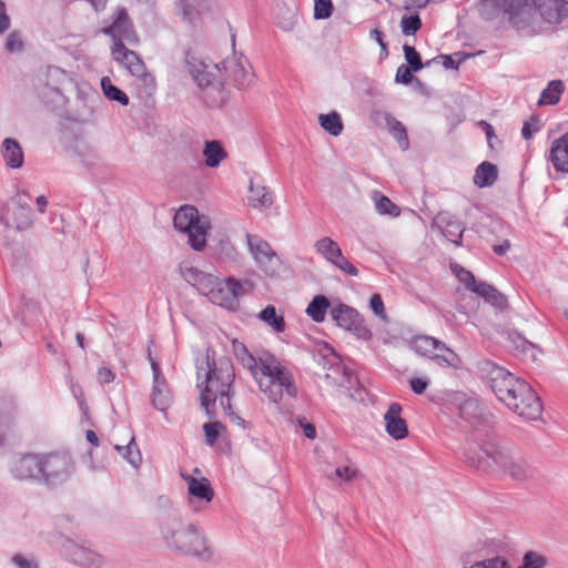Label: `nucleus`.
Returning a JSON list of instances; mask_svg holds the SVG:
<instances>
[{
  "instance_id": "f257e3e1",
  "label": "nucleus",
  "mask_w": 568,
  "mask_h": 568,
  "mask_svg": "<svg viewBox=\"0 0 568 568\" xmlns=\"http://www.w3.org/2000/svg\"><path fill=\"white\" fill-rule=\"evenodd\" d=\"M185 63L189 74L201 92L202 100L210 108H221L227 101L226 80L237 89H244L253 81L250 63L243 55H234L221 63L207 64L187 51Z\"/></svg>"
},
{
  "instance_id": "f03ea898",
  "label": "nucleus",
  "mask_w": 568,
  "mask_h": 568,
  "mask_svg": "<svg viewBox=\"0 0 568 568\" xmlns=\"http://www.w3.org/2000/svg\"><path fill=\"white\" fill-rule=\"evenodd\" d=\"M477 369L496 397L518 416L528 420L541 416L542 404L528 383L487 358L477 362Z\"/></svg>"
},
{
  "instance_id": "7ed1b4c3",
  "label": "nucleus",
  "mask_w": 568,
  "mask_h": 568,
  "mask_svg": "<svg viewBox=\"0 0 568 568\" xmlns=\"http://www.w3.org/2000/svg\"><path fill=\"white\" fill-rule=\"evenodd\" d=\"M465 460L470 467L481 471L490 470L496 466L514 480H527L535 475V468L517 452L493 440L485 442L478 450H467Z\"/></svg>"
},
{
  "instance_id": "20e7f679",
  "label": "nucleus",
  "mask_w": 568,
  "mask_h": 568,
  "mask_svg": "<svg viewBox=\"0 0 568 568\" xmlns=\"http://www.w3.org/2000/svg\"><path fill=\"white\" fill-rule=\"evenodd\" d=\"M203 372L204 382L197 384L199 387L204 384L201 390V406L205 409L210 418H215L212 410L219 400L223 409H230V399L232 397L231 388L235 378L233 366L229 361L221 359L219 364L206 355L205 361L197 367V378H201Z\"/></svg>"
},
{
  "instance_id": "39448f33",
  "label": "nucleus",
  "mask_w": 568,
  "mask_h": 568,
  "mask_svg": "<svg viewBox=\"0 0 568 568\" xmlns=\"http://www.w3.org/2000/svg\"><path fill=\"white\" fill-rule=\"evenodd\" d=\"M160 531L165 546L183 556L210 559L211 548L203 531L195 525H184L181 517L170 515L160 523Z\"/></svg>"
},
{
  "instance_id": "423d86ee",
  "label": "nucleus",
  "mask_w": 568,
  "mask_h": 568,
  "mask_svg": "<svg viewBox=\"0 0 568 568\" xmlns=\"http://www.w3.org/2000/svg\"><path fill=\"white\" fill-rule=\"evenodd\" d=\"M510 12V23L518 30L532 27L537 17L550 24H558L568 17V4L562 0H505Z\"/></svg>"
},
{
  "instance_id": "0eeeda50",
  "label": "nucleus",
  "mask_w": 568,
  "mask_h": 568,
  "mask_svg": "<svg viewBox=\"0 0 568 568\" xmlns=\"http://www.w3.org/2000/svg\"><path fill=\"white\" fill-rule=\"evenodd\" d=\"M262 369L263 372L258 373L256 383L270 402L278 404L284 396L297 397L298 388L293 373L273 354L264 353Z\"/></svg>"
},
{
  "instance_id": "6e6552de",
  "label": "nucleus",
  "mask_w": 568,
  "mask_h": 568,
  "mask_svg": "<svg viewBox=\"0 0 568 568\" xmlns=\"http://www.w3.org/2000/svg\"><path fill=\"white\" fill-rule=\"evenodd\" d=\"M173 225L178 231L187 234L193 250L202 251L205 247L211 223L206 215L199 214L195 206L182 205L174 215Z\"/></svg>"
},
{
  "instance_id": "1a4fd4ad",
  "label": "nucleus",
  "mask_w": 568,
  "mask_h": 568,
  "mask_svg": "<svg viewBox=\"0 0 568 568\" xmlns=\"http://www.w3.org/2000/svg\"><path fill=\"white\" fill-rule=\"evenodd\" d=\"M27 199V193H18L2 207L0 221L4 226H13L17 231H26L32 226L33 212Z\"/></svg>"
},
{
  "instance_id": "9d476101",
  "label": "nucleus",
  "mask_w": 568,
  "mask_h": 568,
  "mask_svg": "<svg viewBox=\"0 0 568 568\" xmlns=\"http://www.w3.org/2000/svg\"><path fill=\"white\" fill-rule=\"evenodd\" d=\"M111 55L115 62L125 68L132 77L139 79L142 84L153 90L155 88L154 78L146 71L142 58L133 50L126 48L120 41L111 47Z\"/></svg>"
},
{
  "instance_id": "9b49d317",
  "label": "nucleus",
  "mask_w": 568,
  "mask_h": 568,
  "mask_svg": "<svg viewBox=\"0 0 568 568\" xmlns=\"http://www.w3.org/2000/svg\"><path fill=\"white\" fill-rule=\"evenodd\" d=\"M246 241L248 250L261 271L270 277L278 275L282 261L272 250L268 242L251 234H246Z\"/></svg>"
},
{
  "instance_id": "f8f14e48",
  "label": "nucleus",
  "mask_w": 568,
  "mask_h": 568,
  "mask_svg": "<svg viewBox=\"0 0 568 568\" xmlns=\"http://www.w3.org/2000/svg\"><path fill=\"white\" fill-rule=\"evenodd\" d=\"M72 471L73 463L68 454H49L41 457V478L48 485L64 483Z\"/></svg>"
},
{
  "instance_id": "ddd939ff",
  "label": "nucleus",
  "mask_w": 568,
  "mask_h": 568,
  "mask_svg": "<svg viewBox=\"0 0 568 568\" xmlns=\"http://www.w3.org/2000/svg\"><path fill=\"white\" fill-rule=\"evenodd\" d=\"M244 294V284L234 277H229L225 281L219 280L206 297L229 311H236L240 306V297Z\"/></svg>"
},
{
  "instance_id": "4468645a",
  "label": "nucleus",
  "mask_w": 568,
  "mask_h": 568,
  "mask_svg": "<svg viewBox=\"0 0 568 568\" xmlns=\"http://www.w3.org/2000/svg\"><path fill=\"white\" fill-rule=\"evenodd\" d=\"M331 315L339 327L351 331L358 338L367 341L372 337V332L355 308L339 303L331 310Z\"/></svg>"
},
{
  "instance_id": "2eb2a0df",
  "label": "nucleus",
  "mask_w": 568,
  "mask_h": 568,
  "mask_svg": "<svg viewBox=\"0 0 568 568\" xmlns=\"http://www.w3.org/2000/svg\"><path fill=\"white\" fill-rule=\"evenodd\" d=\"M454 402L457 405L460 417L474 427L489 423L491 415L478 398L468 397L464 393H456Z\"/></svg>"
},
{
  "instance_id": "dca6fc26",
  "label": "nucleus",
  "mask_w": 568,
  "mask_h": 568,
  "mask_svg": "<svg viewBox=\"0 0 568 568\" xmlns=\"http://www.w3.org/2000/svg\"><path fill=\"white\" fill-rule=\"evenodd\" d=\"M315 251L327 262L349 276H357L358 270L343 255L337 242L328 236L317 240L314 244Z\"/></svg>"
},
{
  "instance_id": "f3484780",
  "label": "nucleus",
  "mask_w": 568,
  "mask_h": 568,
  "mask_svg": "<svg viewBox=\"0 0 568 568\" xmlns=\"http://www.w3.org/2000/svg\"><path fill=\"white\" fill-rule=\"evenodd\" d=\"M149 358L153 374L150 400L156 410L166 414L172 404L171 390L165 377L161 373L159 364L151 357V354H149Z\"/></svg>"
},
{
  "instance_id": "a211bd4d",
  "label": "nucleus",
  "mask_w": 568,
  "mask_h": 568,
  "mask_svg": "<svg viewBox=\"0 0 568 568\" xmlns=\"http://www.w3.org/2000/svg\"><path fill=\"white\" fill-rule=\"evenodd\" d=\"M180 476L187 485L190 504L194 510H196V508L193 506V500L204 501L205 504H209L213 500L214 489L207 478H197L194 475L184 471L183 469H180Z\"/></svg>"
},
{
  "instance_id": "6ab92c4d",
  "label": "nucleus",
  "mask_w": 568,
  "mask_h": 568,
  "mask_svg": "<svg viewBox=\"0 0 568 568\" xmlns=\"http://www.w3.org/2000/svg\"><path fill=\"white\" fill-rule=\"evenodd\" d=\"M433 224L437 226L443 235L455 245H462V237L465 231V227L455 215L449 213L448 211H440L436 214L433 220Z\"/></svg>"
},
{
  "instance_id": "aec40b11",
  "label": "nucleus",
  "mask_w": 568,
  "mask_h": 568,
  "mask_svg": "<svg viewBox=\"0 0 568 568\" xmlns=\"http://www.w3.org/2000/svg\"><path fill=\"white\" fill-rule=\"evenodd\" d=\"M182 277L192 286H194L201 294L207 296L217 281V276L201 271L194 266H185L180 268Z\"/></svg>"
},
{
  "instance_id": "412c9836",
  "label": "nucleus",
  "mask_w": 568,
  "mask_h": 568,
  "mask_svg": "<svg viewBox=\"0 0 568 568\" xmlns=\"http://www.w3.org/2000/svg\"><path fill=\"white\" fill-rule=\"evenodd\" d=\"M402 409L400 404L392 403L384 415L386 432L396 440L404 439L408 435L407 423L400 417Z\"/></svg>"
},
{
  "instance_id": "4be33fe9",
  "label": "nucleus",
  "mask_w": 568,
  "mask_h": 568,
  "mask_svg": "<svg viewBox=\"0 0 568 568\" xmlns=\"http://www.w3.org/2000/svg\"><path fill=\"white\" fill-rule=\"evenodd\" d=\"M507 347L521 355L525 359L531 362L538 361L541 349L536 344L529 342L523 334L517 331L507 333Z\"/></svg>"
},
{
  "instance_id": "5701e85b",
  "label": "nucleus",
  "mask_w": 568,
  "mask_h": 568,
  "mask_svg": "<svg viewBox=\"0 0 568 568\" xmlns=\"http://www.w3.org/2000/svg\"><path fill=\"white\" fill-rule=\"evenodd\" d=\"M13 475L19 479L41 477V457L28 454L20 457L12 467Z\"/></svg>"
},
{
  "instance_id": "b1692460",
  "label": "nucleus",
  "mask_w": 568,
  "mask_h": 568,
  "mask_svg": "<svg viewBox=\"0 0 568 568\" xmlns=\"http://www.w3.org/2000/svg\"><path fill=\"white\" fill-rule=\"evenodd\" d=\"M549 161L557 172L568 173V131L551 143Z\"/></svg>"
},
{
  "instance_id": "393cba45",
  "label": "nucleus",
  "mask_w": 568,
  "mask_h": 568,
  "mask_svg": "<svg viewBox=\"0 0 568 568\" xmlns=\"http://www.w3.org/2000/svg\"><path fill=\"white\" fill-rule=\"evenodd\" d=\"M72 561L82 568H99L102 565V557L93 549L74 545L71 549Z\"/></svg>"
},
{
  "instance_id": "a878e982",
  "label": "nucleus",
  "mask_w": 568,
  "mask_h": 568,
  "mask_svg": "<svg viewBox=\"0 0 568 568\" xmlns=\"http://www.w3.org/2000/svg\"><path fill=\"white\" fill-rule=\"evenodd\" d=\"M1 154L4 163L11 169H19L23 165L24 155L20 143L12 138L2 141Z\"/></svg>"
},
{
  "instance_id": "bb28decb",
  "label": "nucleus",
  "mask_w": 568,
  "mask_h": 568,
  "mask_svg": "<svg viewBox=\"0 0 568 568\" xmlns=\"http://www.w3.org/2000/svg\"><path fill=\"white\" fill-rule=\"evenodd\" d=\"M203 156L205 165L215 169L227 158V152L221 141L206 140L204 142Z\"/></svg>"
},
{
  "instance_id": "cd10ccee",
  "label": "nucleus",
  "mask_w": 568,
  "mask_h": 568,
  "mask_svg": "<svg viewBox=\"0 0 568 568\" xmlns=\"http://www.w3.org/2000/svg\"><path fill=\"white\" fill-rule=\"evenodd\" d=\"M475 294L483 297L486 302H488L490 305L495 306L498 310H505L508 306V301L504 294H501L497 288H495L493 285L480 282L476 285Z\"/></svg>"
},
{
  "instance_id": "c85d7f7f",
  "label": "nucleus",
  "mask_w": 568,
  "mask_h": 568,
  "mask_svg": "<svg viewBox=\"0 0 568 568\" xmlns=\"http://www.w3.org/2000/svg\"><path fill=\"white\" fill-rule=\"evenodd\" d=\"M498 179V169L488 161L481 162L474 175V184L480 189L491 186Z\"/></svg>"
},
{
  "instance_id": "c756f323",
  "label": "nucleus",
  "mask_w": 568,
  "mask_h": 568,
  "mask_svg": "<svg viewBox=\"0 0 568 568\" xmlns=\"http://www.w3.org/2000/svg\"><path fill=\"white\" fill-rule=\"evenodd\" d=\"M372 200L374 202L375 211L379 215H388L390 217H397L400 215L399 206L383 193L374 191L372 193Z\"/></svg>"
},
{
  "instance_id": "7c9ffc66",
  "label": "nucleus",
  "mask_w": 568,
  "mask_h": 568,
  "mask_svg": "<svg viewBox=\"0 0 568 568\" xmlns=\"http://www.w3.org/2000/svg\"><path fill=\"white\" fill-rule=\"evenodd\" d=\"M505 0H480L478 2V11L485 20H493L499 13H505L510 20V12L506 8Z\"/></svg>"
},
{
  "instance_id": "2f4dec72",
  "label": "nucleus",
  "mask_w": 568,
  "mask_h": 568,
  "mask_svg": "<svg viewBox=\"0 0 568 568\" xmlns=\"http://www.w3.org/2000/svg\"><path fill=\"white\" fill-rule=\"evenodd\" d=\"M445 347V343L432 336H416L412 341V348L424 356H430L435 351Z\"/></svg>"
},
{
  "instance_id": "473e14b6",
  "label": "nucleus",
  "mask_w": 568,
  "mask_h": 568,
  "mask_svg": "<svg viewBox=\"0 0 568 568\" xmlns=\"http://www.w3.org/2000/svg\"><path fill=\"white\" fill-rule=\"evenodd\" d=\"M132 22L130 21L129 14L125 11V9H121L118 12V16L113 23L106 28L103 29V33L111 37L112 41L114 42L121 34H123L126 29L132 27Z\"/></svg>"
},
{
  "instance_id": "72a5a7b5",
  "label": "nucleus",
  "mask_w": 568,
  "mask_h": 568,
  "mask_svg": "<svg viewBox=\"0 0 568 568\" xmlns=\"http://www.w3.org/2000/svg\"><path fill=\"white\" fill-rule=\"evenodd\" d=\"M565 89L561 80H552L548 83L547 88L541 91L538 104L539 105H554L560 101V95Z\"/></svg>"
},
{
  "instance_id": "f704fd0d",
  "label": "nucleus",
  "mask_w": 568,
  "mask_h": 568,
  "mask_svg": "<svg viewBox=\"0 0 568 568\" xmlns=\"http://www.w3.org/2000/svg\"><path fill=\"white\" fill-rule=\"evenodd\" d=\"M329 307V301L325 295H316L310 302L306 314L316 323H322Z\"/></svg>"
},
{
  "instance_id": "c9c22d12",
  "label": "nucleus",
  "mask_w": 568,
  "mask_h": 568,
  "mask_svg": "<svg viewBox=\"0 0 568 568\" xmlns=\"http://www.w3.org/2000/svg\"><path fill=\"white\" fill-rule=\"evenodd\" d=\"M257 317L271 326L276 333H283L285 331L286 325L284 316L277 314L274 305H267L258 313Z\"/></svg>"
},
{
  "instance_id": "e433bc0d",
  "label": "nucleus",
  "mask_w": 568,
  "mask_h": 568,
  "mask_svg": "<svg viewBox=\"0 0 568 568\" xmlns=\"http://www.w3.org/2000/svg\"><path fill=\"white\" fill-rule=\"evenodd\" d=\"M318 122L321 126L333 136H338L344 129L341 115L336 111L327 114H320Z\"/></svg>"
},
{
  "instance_id": "4c0bfd02",
  "label": "nucleus",
  "mask_w": 568,
  "mask_h": 568,
  "mask_svg": "<svg viewBox=\"0 0 568 568\" xmlns=\"http://www.w3.org/2000/svg\"><path fill=\"white\" fill-rule=\"evenodd\" d=\"M101 89L103 94L110 100L120 103L121 105L129 104L128 94L115 87L109 77H103L101 79Z\"/></svg>"
},
{
  "instance_id": "58836bf2",
  "label": "nucleus",
  "mask_w": 568,
  "mask_h": 568,
  "mask_svg": "<svg viewBox=\"0 0 568 568\" xmlns=\"http://www.w3.org/2000/svg\"><path fill=\"white\" fill-rule=\"evenodd\" d=\"M386 124L389 132L396 139L402 150H407L409 146L408 135L405 126L397 119L390 114H386Z\"/></svg>"
},
{
  "instance_id": "ea45409f",
  "label": "nucleus",
  "mask_w": 568,
  "mask_h": 568,
  "mask_svg": "<svg viewBox=\"0 0 568 568\" xmlns=\"http://www.w3.org/2000/svg\"><path fill=\"white\" fill-rule=\"evenodd\" d=\"M462 568H511V566L506 557L497 555L480 560L465 561Z\"/></svg>"
},
{
  "instance_id": "a19ab883",
  "label": "nucleus",
  "mask_w": 568,
  "mask_h": 568,
  "mask_svg": "<svg viewBox=\"0 0 568 568\" xmlns=\"http://www.w3.org/2000/svg\"><path fill=\"white\" fill-rule=\"evenodd\" d=\"M114 448L134 468L140 466L142 456L133 436L126 446L115 445Z\"/></svg>"
},
{
  "instance_id": "79ce46f5",
  "label": "nucleus",
  "mask_w": 568,
  "mask_h": 568,
  "mask_svg": "<svg viewBox=\"0 0 568 568\" xmlns=\"http://www.w3.org/2000/svg\"><path fill=\"white\" fill-rule=\"evenodd\" d=\"M250 191H251V196L248 200H250V204L253 207H255V209L256 207H268L272 205L273 199L270 195V193L267 192L265 186H262V185L254 186L251 183Z\"/></svg>"
},
{
  "instance_id": "37998d69",
  "label": "nucleus",
  "mask_w": 568,
  "mask_h": 568,
  "mask_svg": "<svg viewBox=\"0 0 568 568\" xmlns=\"http://www.w3.org/2000/svg\"><path fill=\"white\" fill-rule=\"evenodd\" d=\"M548 558L537 551L529 550L524 554L521 565L518 568H545Z\"/></svg>"
},
{
  "instance_id": "c03bdc74",
  "label": "nucleus",
  "mask_w": 568,
  "mask_h": 568,
  "mask_svg": "<svg viewBox=\"0 0 568 568\" xmlns=\"http://www.w3.org/2000/svg\"><path fill=\"white\" fill-rule=\"evenodd\" d=\"M439 351L443 352V354H436L433 357L438 365L445 367H458L460 358L454 351H452L446 344L445 347H442Z\"/></svg>"
},
{
  "instance_id": "a18cd8bd",
  "label": "nucleus",
  "mask_w": 568,
  "mask_h": 568,
  "mask_svg": "<svg viewBox=\"0 0 568 568\" xmlns=\"http://www.w3.org/2000/svg\"><path fill=\"white\" fill-rule=\"evenodd\" d=\"M405 60L407 62V67H409L414 72H418L424 68V63L422 61L420 54L417 50L408 44H404L403 47Z\"/></svg>"
},
{
  "instance_id": "49530a36",
  "label": "nucleus",
  "mask_w": 568,
  "mask_h": 568,
  "mask_svg": "<svg viewBox=\"0 0 568 568\" xmlns=\"http://www.w3.org/2000/svg\"><path fill=\"white\" fill-rule=\"evenodd\" d=\"M402 32L405 36H415L422 28V20L418 14L404 16L400 21Z\"/></svg>"
},
{
  "instance_id": "de8ad7c7",
  "label": "nucleus",
  "mask_w": 568,
  "mask_h": 568,
  "mask_svg": "<svg viewBox=\"0 0 568 568\" xmlns=\"http://www.w3.org/2000/svg\"><path fill=\"white\" fill-rule=\"evenodd\" d=\"M264 358V354L255 358L252 354L245 355L240 363L250 371L252 377L256 382L258 378V373H262V359Z\"/></svg>"
},
{
  "instance_id": "09e8293b",
  "label": "nucleus",
  "mask_w": 568,
  "mask_h": 568,
  "mask_svg": "<svg viewBox=\"0 0 568 568\" xmlns=\"http://www.w3.org/2000/svg\"><path fill=\"white\" fill-rule=\"evenodd\" d=\"M332 0H314V19L325 20L328 19L333 13Z\"/></svg>"
},
{
  "instance_id": "8fccbe9b",
  "label": "nucleus",
  "mask_w": 568,
  "mask_h": 568,
  "mask_svg": "<svg viewBox=\"0 0 568 568\" xmlns=\"http://www.w3.org/2000/svg\"><path fill=\"white\" fill-rule=\"evenodd\" d=\"M221 429H225V426L216 420L203 425L205 442L207 445L213 446L215 444Z\"/></svg>"
},
{
  "instance_id": "3c124183",
  "label": "nucleus",
  "mask_w": 568,
  "mask_h": 568,
  "mask_svg": "<svg viewBox=\"0 0 568 568\" xmlns=\"http://www.w3.org/2000/svg\"><path fill=\"white\" fill-rule=\"evenodd\" d=\"M4 49L9 53H18L23 50V41L21 39V36L18 31H12L4 43Z\"/></svg>"
},
{
  "instance_id": "603ef678",
  "label": "nucleus",
  "mask_w": 568,
  "mask_h": 568,
  "mask_svg": "<svg viewBox=\"0 0 568 568\" xmlns=\"http://www.w3.org/2000/svg\"><path fill=\"white\" fill-rule=\"evenodd\" d=\"M456 275L458 280L465 285V287L471 292H474L476 285L479 284V282L476 281L474 274L462 266H459V271L456 272Z\"/></svg>"
},
{
  "instance_id": "864d4df0",
  "label": "nucleus",
  "mask_w": 568,
  "mask_h": 568,
  "mask_svg": "<svg viewBox=\"0 0 568 568\" xmlns=\"http://www.w3.org/2000/svg\"><path fill=\"white\" fill-rule=\"evenodd\" d=\"M355 475H356L355 469H353L348 466H344V467H337L333 474L328 475V478L331 480L338 478L344 481H349L355 477Z\"/></svg>"
},
{
  "instance_id": "5fc2aeb1",
  "label": "nucleus",
  "mask_w": 568,
  "mask_h": 568,
  "mask_svg": "<svg viewBox=\"0 0 568 568\" xmlns=\"http://www.w3.org/2000/svg\"><path fill=\"white\" fill-rule=\"evenodd\" d=\"M412 72H414V71L409 67H407L405 64H400L397 68L395 81L398 83H403V84H409L414 79V75L412 74Z\"/></svg>"
},
{
  "instance_id": "6e6d98bb",
  "label": "nucleus",
  "mask_w": 568,
  "mask_h": 568,
  "mask_svg": "<svg viewBox=\"0 0 568 568\" xmlns=\"http://www.w3.org/2000/svg\"><path fill=\"white\" fill-rule=\"evenodd\" d=\"M369 306H371L372 311L374 312V314H376L377 316H379L382 318L386 317L384 302L379 294L372 295V297L369 300Z\"/></svg>"
},
{
  "instance_id": "4d7b16f0",
  "label": "nucleus",
  "mask_w": 568,
  "mask_h": 568,
  "mask_svg": "<svg viewBox=\"0 0 568 568\" xmlns=\"http://www.w3.org/2000/svg\"><path fill=\"white\" fill-rule=\"evenodd\" d=\"M428 385V378L413 377L409 379V387L413 390V393L417 395L423 394L427 389Z\"/></svg>"
},
{
  "instance_id": "13d9d810",
  "label": "nucleus",
  "mask_w": 568,
  "mask_h": 568,
  "mask_svg": "<svg viewBox=\"0 0 568 568\" xmlns=\"http://www.w3.org/2000/svg\"><path fill=\"white\" fill-rule=\"evenodd\" d=\"M119 41L121 43L126 42L130 45H136L139 43V37L133 26L126 29V31L123 34H121V37H119L113 43H118Z\"/></svg>"
},
{
  "instance_id": "bf43d9fd",
  "label": "nucleus",
  "mask_w": 568,
  "mask_h": 568,
  "mask_svg": "<svg viewBox=\"0 0 568 568\" xmlns=\"http://www.w3.org/2000/svg\"><path fill=\"white\" fill-rule=\"evenodd\" d=\"M286 14L287 17H285L282 21H278L277 24L283 29V30H292L297 21V16H296V12L292 9H287L286 10Z\"/></svg>"
},
{
  "instance_id": "052dcab7",
  "label": "nucleus",
  "mask_w": 568,
  "mask_h": 568,
  "mask_svg": "<svg viewBox=\"0 0 568 568\" xmlns=\"http://www.w3.org/2000/svg\"><path fill=\"white\" fill-rule=\"evenodd\" d=\"M11 20L7 13L6 3L0 0V34H3L10 29Z\"/></svg>"
},
{
  "instance_id": "680f3d73",
  "label": "nucleus",
  "mask_w": 568,
  "mask_h": 568,
  "mask_svg": "<svg viewBox=\"0 0 568 568\" xmlns=\"http://www.w3.org/2000/svg\"><path fill=\"white\" fill-rule=\"evenodd\" d=\"M442 59L443 60V65L445 67V69H458V65L460 63V60L458 62H456L454 59H453V55H445V54H439L437 55L436 58L429 60L426 62V65H430L433 62H436L437 60Z\"/></svg>"
},
{
  "instance_id": "e2e57ef3",
  "label": "nucleus",
  "mask_w": 568,
  "mask_h": 568,
  "mask_svg": "<svg viewBox=\"0 0 568 568\" xmlns=\"http://www.w3.org/2000/svg\"><path fill=\"white\" fill-rule=\"evenodd\" d=\"M11 561L17 568H38V564L34 560H29L20 554L14 555Z\"/></svg>"
},
{
  "instance_id": "0e129e2a",
  "label": "nucleus",
  "mask_w": 568,
  "mask_h": 568,
  "mask_svg": "<svg viewBox=\"0 0 568 568\" xmlns=\"http://www.w3.org/2000/svg\"><path fill=\"white\" fill-rule=\"evenodd\" d=\"M115 374L109 367H100L98 371V379L102 384H109L113 382Z\"/></svg>"
},
{
  "instance_id": "69168bd1",
  "label": "nucleus",
  "mask_w": 568,
  "mask_h": 568,
  "mask_svg": "<svg viewBox=\"0 0 568 568\" xmlns=\"http://www.w3.org/2000/svg\"><path fill=\"white\" fill-rule=\"evenodd\" d=\"M300 426L303 428L304 436L308 439H314L316 437L315 426L311 423H307L304 418L298 420Z\"/></svg>"
},
{
  "instance_id": "338daca9",
  "label": "nucleus",
  "mask_w": 568,
  "mask_h": 568,
  "mask_svg": "<svg viewBox=\"0 0 568 568\" xmlns=\"http://www.w3.org/2000/svg\"><path fill=\"white\" fill-rule=\"evenodd\" d=\"M539 131L538 121L536 120V124L532 126L530 122H525L521 129V135L525 140L531 139L534 132Z\"/></svg>"
},
{
  "instance_id": "774afa93",
  "label": "nucleus",
  "mask_w": 568,
  "mask_h": 568,
  "mask_svg": "<svg viewBox=\"0 0 568 568\" xmlns=\"http://www.w3.org/2000/svg\"><path fill=\"white\" fill-rule=\"evenodd\" d=\"M223 410L229 416L231 423L239 425L243 428L245 427V420L232 409L231 404H230V409H223Z\"/></svg>"
}]
</instances>
